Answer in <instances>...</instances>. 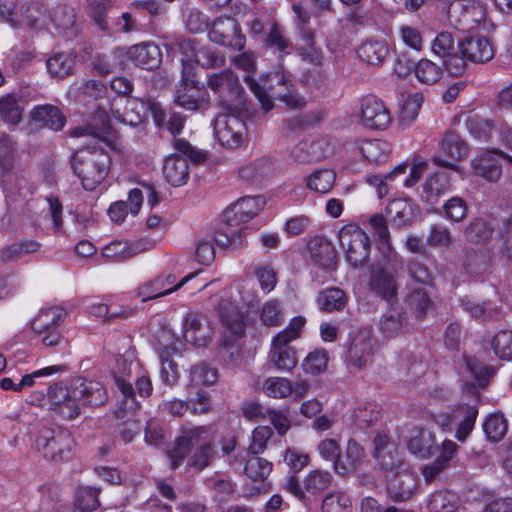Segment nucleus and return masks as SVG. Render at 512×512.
<instances>
[{
	"label": "nucleus",
	"instance_id": "nucleus-1",
	"mask_svg": "<svg viewBox=\"0 0 512 512\" xmlns=\"http://www.w3.org/2000/svg\"><path fill=\"white\" fill-rule=\"evenodd\" d=\"M73 137L91 135L111 150L117 149V143L110 137V131H97L93 126L76 127L70 132ZM74 174L80 179L87 191L95 190L108 176L111 157L101 144L87 146L74 153L71 159Z\"/></svg>",
	"mask_w": 512,
	"mask_h": 512
},
{
	"label": "nucleus",
	"instance_id": "nucleus-2",
	"mask_svg": "<svg viewBox=\"0 0 512 512\" xmlns=\"http://www.w3.org/2000/svg\"><path fill=\"white\" fill-rule=\"evenodd\" d=\"M245 82L260 102L265 112L274 107L273 99L284 101L290 108H301L305 100L294 89L289 76L285 72H274L256 81L250 76L245 77Z\"/></svg>",
	"mask_w": 512,
	"mask_h": 512
},
{
	"label": "nucleus",
	"instance_id": "nucleus-3",
	"mask_svg": "<svg viewBox=\"0 0 512 512\" xmlns=\"http://www.w3.org/2000/svg\"><path fill=\"white\" fill-rule=\"evenodd\" d=\"M173 147L176 153L166 157L163 175L169 184L179 187L186 184L189 178V166L186 158L194 163H200L205 160V154L182 138L174 139Z\"/></svg>",
	"mask_w": 512,
	"mask_h": 512
},
{
	"label": "nucleus",
	"instance_id": "nucleus-4",
	"mask_svg": "<svg viewBox=\"0 0 512 512\" xmlns=\"http://www.w3.org/2000/svg\"><path fill=\"white\" fill-rule=\"evenodd\" d=\"M239 305L240 301L233 298L232 292L227 291L221 296V302L217 307L221 323L225 328L223 348L230 353L231 357L238 352L234 342L243 337L246 330V317Z\"/></svg>",
	"mask_w": 512,
	"mask_h": 512
},
{
	"label": "nucleus",
	"instance_id": "nucleus-5",
	"mask_svg": "<svg viewBox=\"0 0 512 512\" xmlns=\"http://www.w3.org/2000/svg\"><path fill=\"white\" fill-rule=\"evenodd\" d=\"M477 399L462 401L449 407L446 411L434 416L435 423L444 431H452L456 428L455 437L464 442L472 432L478 415L476 407Z\"/></svg>",
	"mask_w": 512,
	"mask_h": 512
},
{
	"label": "nucleus",
	"instance_id": "nucleus-6",
	"mask_svg": "<svg viewBox=\"0 0 512 512\" xmlns=\"http://www.w3.org/2000/svg\"><path fill=\"white\" fill-rule=\"evenodd\" d=\"M206 84L214 93L218 94L224 109L247 110L245 91L232 70L210 74Z\"/></svg>",
	"mask_w": 512,
	"mask_h": 512
},
{
	"label": "nucleus",
	"instance_id": "nucleus-7",
	"mask_svg": "<svg viewBox=\"0 0 512 512\" xmlns=\"http://www.w3.org/2000/svg\"><path fill=\"white\" fill-rule=\"evenodd\" d=\"M338 240L345 259L353 268L367 264L370 258L371 242L367 233L357 224L344 225L338 231Z\"/></svg>",
	"mask_w": 512,
	"mask_h": 512
},
{
	"label": "nucleus",
	"instance_id": "nucleus-8",
	"mask_svg": "<svg viewBox=\"0 0 512 512\" xmlns=\"http://www.w3.org/2000/svg\"><path fill=\"white\" fill-rule=\"evenodd\" d=\"M73 438L68 430L43 427L36 438V447L46 459L53 462L68 459L71 455Z\"/></svg>",
	"mask_w": 512,
	"mask_h": 512
},
{
	"label": "nucleus",
	"instance_id": "nucleus-9",
	"mask_svg": "<svg viewBox=\"0 0 512 512\" xmlns=\"http://www.w3.org/2000/svg\"><path fill=\"white\" fill-rule=\"evenodd\" d=\"M243 111L225 109L220 113L214 122V132L217 140L222 146L234 148L239 146L246 133V125L240 118Z\"/></svg>",
	"mask_w": 512,
	"mask_h": 512
},
{
	"label": "nucleus",
	"instance_id": "nucleus-10",
	"mask_svg": "<svg viewBox=\"0 0 512 512\" xmlns=\"http://www.w3.org/2000/svg\"><path fill=\"white\" fill-rule=\"evenodd\" d=\"M47 400L50 409L67 420H73L80 416L81 408L77 396L73 393V384L66 386L63 383H55L48 388Z\"/></svg>",
	"mask_w": 512,
	"mask_h": 512
},
{
	"label": "nucleus",
	"instance_id": "nucleus-11",
	"mask_svg": "<svg viewBox=\"0 0 512 512\" xmlns=\"http://www.w3.org/2000/svg\"><path fill=\"white\" fill-rule=\"evenodd\" d=\"M448 14L463 31L473 29L486 19V9L478 0H456L450 4Z\"/></svg>",
	"mask_w": 512,
	"mask_h": 512
},
{
	"label": "nucleus",
	"instance_id": "nucleus-12",
	"mask_svg": "<svg viewBox=\"0 0 512 512\" xmlns=\"http://www.w3.org/2000/svg\"><path fill=\"white\" fill-rule=\"evenodd\" d=\"M412 69H414V74L418 81L427 85L437 83L443 75L442 67L429 59L419 60L414 67L412 59L407 58L405 54L398 53L395 72L399 76H406Z\"/></svg>",
	"mask_w": 512,
	"mask_h": 512
},
{
	"label": "nucleus",
	"instance_id": "nucleus-13",
	"mask_svg": "<svg viewBox=\"0 0 512 512\" xmlns=\"http://www.w3.org/2000/svg\"><path fill=\"white\" fill-rule=\"evenodd\" d=\"M138 367L139 364L135 361L133 352L128 351L116 359V365L113 371L115 384L123 394L124 406L128 410L136 409L137 404L135 401L133 386L131 382L126 379V377H129Z\"/></svg>",
	"mask_w": 512,
	"mask_h": 512
},
{
	"label": "nucleus",
	"instance_id": "nucleus-14",
	"mask_svg": "<svg viewBox=\"0 0 512 512\" xmlns=\"http://www.w3.org/2000/svg\"><path fill=\"white\" fill-rule=\"evenodd\" d=\"M211 41L234 50H242L245 46V37L236 19L224 16L217 18L209 30Z\"/></svg>",
	"mask_w": 512,
	"mask_h": 512
},
{
	"label": "nucleus",
	"instance_id": "nucleus-15",
	"mask_svg": "<svg viewBox=\"0 0 512 512\" xmlns=\"http://www.w3.org/2000/svg\"><path fill=\"white\" fill-rule=\"evenodd\" d=\"M264 205L262 196L241 198L223 212L222 221L228 227L237 226L256 216Z\"/></svg>",
	"mask_w": 512,
	"mask_h": 512
},
{
	"label": "nucleus",
	"instance_id": "nucleus-16",
	"mask_svg": "<svg viewBox=\"0 0 512 512\" xmlns=\"http://www.w3.org/2000/svg\"><path fill=\"white\" fill-rule=\"evenodd\" d=\"M360 118L362 123L371 129L384 130L391 122L388 108L374 95H366L361 99Z\"/></svg>",
	"mask_w": 512,
	"mask_h": 512
},
{
	"label": "nucleus",
	"instance_id": "nucleus-17",
	"mask_svg": "<svg viewBox=\"0 0 512 512\" xmlns=\"http://www.w3.org/2000/svg\"><path fill=\"white\" fill-rule=\"evenodd\" d=\"M440 152L448 159L439 155L433 157V162L438 166L457 171V162L467 156L468 147L458 134L446 132L440 143Z\"/></svg>",
	"mask_w": 512,
	"mask_h": 512
},
{
	"label": "nucleus",
	"instance_id": "nucleus-18",
	"mask_svg": "<svg viewBox=\"0 0 512 512\" xmlns=\"http://www.w3.org/2000/svg\"><path fill=\"white\" fill-rule=\"evenodd\" d=\"M72 384L80 406L99 407L108 400L107 390L99 381L78 377L72 380Z\"/></svg>",
	"mask_w": 512,
	"mask_h": 512
},
{
	"label": "nucleus",
	"instance_id": "nucleus-19",
	"mask_svg": "<svg viewBox=\"0 0 512 512\" xmlns=\"http://www.w3.org/2000/svg\"><path fill=\"white\" fill-rule=\"evenodd\" d=\"M458 52L474 64H483L493 59L495 50L485 36H468L458 42Z\"/></svg>",
	"mask_w": 512,
	"mask_h": 512
},
{
	"label": "nucleus",
	"instance_id": "nucleus-20",
	"mask_svg": "<svg viewBox=\"0 0 512 512\" xmlns=\"http://www.w3.org/2000/svg\"><path fill=\"white\" fill-rule=\"evenodd\" d=\"M209 94L200 93L194 80L183 78L176 86L174 94V103L187 110L198 111L209 103Z\"/></svg>",
	"mask_w": 512,
	"mask_h": 512
},
{
	"label": "nucleus",
	"instance_id": "nucleus-21",
	"mask_svg": "<svg viewBox=\"0 0 512 512\" xmlns=\"http://www.w3.org/2000/svg\"><path fill=\"white\" fill-rule=\"evenodd\" d=\"M503 159L512 162V157L507 156L501 151H488L472 160L473 172L476 176L482 177L489 182H497L502 175L501 160Z\"/></svg>",
	"mask_w": 512,
	"mask_h": 512
},
{
	"label": "nucleus",
	"instance_id": "nucleus-22",
	"mask_svg": "<svg viewBox=\"0 0 512 512\" xmlns=\"http://www.w3.org/2000/svg\"><path fill=\"white\" fill-rule=\"evenodd\" d=\"M207 428L204 426L185 427L175 442L172 450L168 452L171 460V468H178L184 461L186 455L194 444H198L204 439Z\"/></svg>",
	"mask_w": 512,
	"mask_h": 512
},
{
	"label": "nucleus",
	"instance_id": "nucleus-23",
	"mask_svg": "<svg viewBox=\"0 0 512 512\" xmlns=\"http://www.w3.org/2000/svg\"><path fill=\"white\" fill-rule=\"evenodd\" d=\"M183 336L189 343L205 346L212 336L207 317L197 312H189L183 319Z\"/></svg>",
	"mask_w": 512,
	"mask_h": 512
},
{
	"label": "nucleus",
	"instance_id": "nucleus-24",
	"mask_svg": "<svg viewBox=\"0 0 512 512\" xmlns=\"http://www.w3.org/2000/svg\"><path fill=\"white\" fill-rule=\"evenodd\" d=\"M366 459L363 446L355 439L350 438L344 451H340L338 461L335 463V472L340 476L350 475L359 470Z\"/></svg>",
	"mask_w": 512,
	"mask_h": 512
},
{
	"label": "nucleus",
	"instance_id": "nucleus-25",
	"mask_svg": "<svg viewBox=\"0 0 512 512\" xmlns=\"http://www.w3.org/2000/svg\"><path fill=\"white\" fill-rule=\"evenodd\" d=\"M348 358L350 365L358 370L367 368L373 360V343L367 331H360L352 340Z\"/></svg>",
	"mask_w": 512,
	"mask_h": 512
},
{
	"label": "nucleus",
	"instance_id": "nucleus-26",
	"mask_svg": "<svg viewBox=\"0 0 512 512\" xmlns=\"http://www.w3.org/2000/svg\"><path fill=\"white\" fill-rule=\"evenodd\" d=\"M153 245L154 242L143 239L131 243L113 241L103 248V255L113 261H124L150 250Z\"/></svg>",
	"mask_w": 512,
	"mask_h": 512
},
{
	"label": "nucleus",
	"instance_id": "nucleus-27",
	"mask_svg": "<svg viewBox=\"0 0 512 512\" xmlns=\"http://www.w3.org/2000/svg\"><path fill=\"white\" fill-rule=\"evenodd\" d=\"M450 188V174L445 171H437L429 174L422 183L420 197L428 204H435Z\"/></svg>",
	"mask_w": 512,
	"mask_h": 512
},
{
	"label": "nucleus",
	"instance_id": "nucleus-28",
	"mask_svg": "<svg viewBox=\"0 0 512 512\" xmlns=\"http://www.w3.org/2000/svg\"><path fill=\"white\" fill-rule=\"evenodd\" d=\"M417 488L415 473L405 470L393 475L388 482L387 490L394 501H406L411 498Z\"/></svg>",
	"mask_w": 512,
	"mask_h": 512
},
{
	"label": "nucleus",
	"instance_id": "nucleus-29",
	"mask_svg": "<svg viewBox=\"0 0 512 512\" xmlns=\"http://www.w3.org/2000/svg\"><path fill=\"white\" fill-rule=\"evenodd\" d=\"M147 110L152 115L156 126L165 127L172 136L180 134L186 124L187 117L180 112L170 113L167 119L164 109L158 102L148 101Z\"/></svg>",
	"mask_w": 512,
	"mask_h": 512
},
{
	"label": "nucleus",
	"instance_id": "nucleus-30",
	"mask_svg": "<svg viewBox=\"0 0 512 512\" xmlns=\"http://www.w3.org/2000/svg\"><path fill=\"white\" fill-rule=\"evenodd\" d=\"M128 56L133 63L146 70H153L161 63L160 48L154 43H141L132 46Z\"/></svg>",
	"mask_w": 512,
	"mask_h": 512
},
{
	"label": "nucleus",
	"instance_id": "nucleus-31",
	"mask_svg": "<svg viewBox=\"0 0 512 512\" xmlns=\"http://www.w3.org/2000/svg\"><path fill=\"white\" fill-rule=\"evenodd\" d=\"M407 448L419 458H430L436 448L435 434L427 429L414 428L407 441Z\"/></svg>",
	"mask_w": 512,
	"mask_h": 512
},
{
	"label": "nucleus",
	"instance_id": "nucleus-32",
	"mask_svg": "<svg viewBox=\"0 0 512 512\" xmlns=\"http://www.w3.org/2000/svg\"><path fill=\"white\" fill-rule=\"evenodd\" d=\"M357 52L366 64L380 67L389 54V47L385 40L367 39L358 47Z\"/></svg>",
	"mask_w": 512,
	"mask_h": 512
},
{
	"label": "nucleus",
	"instance_id": "nucleus-33",
	"mask_svg": "<svg viewBox=\"0 0 512 512\" xmlns=\"http://www.w3.org/2000/svg\"><path fill=\"white\" fill-rule=\"evenodd\" d=\"M31 118L39 127L59 131L65 125V117L60 109L53 105H40L31 112Z\"/></svg>",
	"mask_w": 512,
	"mask_h": 512
},
{
	"label": "nucleus",
	"instance_id": "nucleus-34",
	"mask_svg": "<svg viewBox=\"0 0 512 512\" xmlns=\"http://www.w3.org/2000/svg\"><path fill=\"white\" fill-rule=\"evenodd\" d=\"M76 17V10L73 7L63 5L54 8L51 21L59 33L71 38L76 36L79 31Z\"/></svg>",
	"mask_w": 512,
	"mask_h": 512
},
{
	"label": "nucleus",
	"instance_id": "nucleus-35",
	"mask_svg": "<svg viewBox=\"0 0 512 512\" xmlns=\"http://www.w3.org/2000/svg\"><path fill=\"white\" fill-rule=\"evenodd\" d=\"M329 145L324 139L301 142L292 151L294 159L301 163L319 161L326 157Z\"/></svg>",
	"mask_w": 512,
	"mask_h": 512
},
{
	"label": "nucleus",
	"instance_id": "nucleus-36",
	"mask_svg": "<svg viewBox=\"0 0 512 512\" xmlns=\"http://www.w3.org/2000/svg\"><path fill=\"white\" fill-rule=\"evenodd\" d=\"M408 328L405 313L397 310L385 312L379 320V331L386 339L396 338Z\"/></svg>",
	"mask_w": 512,
	"mask_h": 512
},
{
	"label": "nucleus",
	"instance_id": "nucleus-37",
	"mask_svg": "<svg viewBox=\"0 0 512 512\" xmlns=\"http://www.w3.org/2000/svg\"><path fill=\"white\" fill-rule=\"evenodd\" d=\"M369 285L377 295L387 300L395 297L397 294L394 274L383 268L373 270Z\"/></svg>",
	"mask_w": 512,
	"mask_h": 512
},
{
	"label": "nucleus",
	"instance_id": "nucleus-38",
	"mask_svg": "<svg viewBox=\"0 0 512 512\" xmlns=\"http://www.w3.org/2000/svg\"><path fill=\"white\" fill-rule=\"evenodd\" d=\"M194 277V274L191 273L184 278H182L175 286L170 288H164L163 282L158 278H154L151 281H148L141 285L137 290V296L142 298L143 302L148 300L156 299L165 295H169L174 291H177L182 286H184L191 278Z\"/></svg>",
	"mask_w": 512,
	"mask_h": 512
},
{
	"label": "nucleus",
	"instance_id": "nucleus-39",
	"mask_svg": "<svg viewBox=\"0 0 512 512\" xmlns=\"http://www.w3.org/2000/svg\"><path fill=\"white\" fill-rule=\"evenodd\" d=\"M65 310L61 307H49L40 311L32 321V329L39 335L56 330L65 318Z\"/></svg>",
	"mask_w": 512,
	"mask_h": 512
},
{
	"label": "nucleus",
	"instance_id": "nucleus-40",
	"mask_svg": "<svg viewBox=\"0 0 512 512\" xmlns=\"http://www.w3.org/2000/svg\"><path fill=\"white\" fill-rule=\"evenodd\" d=\"M112 0H87L84 10L93 24L102 32L108 31L107 14L112 7Z\"/></svg>",
	"mask_w": 512,
	"mask_h": 512
},
{
	"label": "nucleus",
	"instance_id": "nucleus-41",
	"mask_svg": "<svg viewBox=\"0 0 512 512\" xmlns=\"http://www.w3.org/2000/svg\"><path fill=\"white\" fill-rule=\"evenodd\" d=\"M336 173L331 169H316L309 174L305 183L307 188L314 192L326 194L332 190L335 185Z\"/></svg>",
	"mask_w": 512,
	"mask_h": 512
},
{
	"label": "nucleus",
	"instance_id": "nucleus-42",
	"mask_svg": "<svg viewBox=\"0 0 512 512\" xmlns=\"http://www.w3.org/2000/svg\"><path fill=\"white\" fill-rule=\"evenodd\" d=\"M360 152L367 161L380 163L388 159L391 145L380 139L365 140L360 145Z\"/></svg>",
	"mask_w": 512,
	"mask_h": 512
},
{
	"label": "nucleus",
	"instance_id": "nucleus-43",
	"mask_svg": "<svg viewBox=\"0 0 512 512\" xmlns=\"http://www.w3.org/2000/svg\"><path fill=\"white\" fill-rule=\"evenodd\" d=\"M317 302L322 311H341L347 303V297L339 288H328L320 292Z\"/></svg>",
	"mask_w": 512,
	"mask_h": 512
},
{
	"label": "nucleus",
	"instance_id": "nucleus-44",
	"mask_svg": "<svg viewBox=\"0 0 512 512\" xmlns=\"http://www.w3.org/2000/svg\"><path fill=\"white\" fill-rule=\"evenodd\" d=\"M333 476L327 470L310 471L303 480L304 490L309 495H317L326 490L332 483Z\"/></svg>",
	"mask_w": 512,
	"mask_h": 512
},
{
	"label": "nucleus",
	"instance_id": "nucleus-45",
	"mask_svg": "<svg viewBox=\"0 0 512 512\" xmlns=\"http://www.w3.org/2000/svg\"><path fill=\"white\" fill-rule=\"evenodd\" d=\"M458 505L459 499L455 493L439 490L430 496L428 509L430 512H455Z\"/></svg>",
	"mask_w": 512,
	"mask_h": 512
},
{
	"label": "nucleus",
	"instance_id": "nucleus-46",
	"mask_svg": "<svg viewBox=\"0 0 512 512\" xmlns=\"http://www.w3.org/2000/svg\"><path fill=\"white\" fill-rule=\"evenodd\" d=\"M124 111L112 108V114L115 119L123 124L136 126L142 122V114L139 108H147V103L138 102L137 100L126 99Z\"/></svg>",
	"mask_w": 512,
	"mask_h": 512
},
{
	"label": "nucleus",
	"instance_id": "nucleus-47",
	"mask_svg": "<svg viewBox=\"0 0 512 512\" xmlns=\"http://www.w3.org/2000/svg\"><path fill=\"white\" fill-rule=\"evenodd\" d=\"M268 358L281 371L291 372L298 363L296 351L293 348H271Z\"/></svg>",
	"mask_w": 512,
	"mask_h": 512
},
{
	"label": "nucleus",
	"instance_id": "nucleus-48",
	"mask_svg": "<svg viewBox=\"0 0 512 512\" xmlns=\"http://www.w3.org/2000/svg\"><path fill=\"white\" fill-rule=\"evenodd\" d=\"M406 304L410 312L413 313L416 318L421 319L432 307L433 302L424 289L418 288L409 293Z\"/></svg>",
	"mask_w": 512,
	"mask_h": 512
},
{
	"label": "nucleus",
	"instance_id": "nucleus-49",
	"mask_svg": "<svg viewBox=\"0 0 512 512\" xmlns=\"http://www.w3.org/2000/svg\"><path fill=\"white\" fill-rule=\"evenodd\" d=\"M387 214L393 224L403 226L412 220L413 209L406 200L395 199L388 205Z\"/></svg>",
	"mask_w": 512,
	"mask_h": 512
},
{
	"label": "nucleus",
	"instance_id": "nucleus-50",
	"mask_svg": "<svg viewBox=\"0 0 512 512\" xmlns=\"http://www.w3.org/2000/svg\"><path fill=\"white\" fill-rule=\"evenodd\" d=\"M408 165L406 163H401L397 165L392 171L387 173L385 177H381L379 175H370L367 177V183L373 187H375L378 197L381 199L388 194V181H393L397 177L402 176L406 173Z\"/></svg>",
	"mask_w": 512,
	"mask_h": 512
},
{
	"label": "nucleus",
	"instance_id": "nucleus-51",
	"mask_svg": "<svg viewBox=\"0 0 512 512\" xmlns=\"http://www.w3.org/2000/svg\"><path fill=\"white\" fill-rule=\"evenodd\" d=\"M46 65L51 75L63 78L72 72L75 57L71 54L57 53L47 60Z\"/></svg>",
	"mask_w": 512,
	"mask_h": 512
},
{
	"label": "nucleus",
	"instance_id": "nucleus-52",
	"mask_svg": "<svg viewBox=\"0 0 512 512\" xmlns=\"http://www.w3.org/2000/svg\"><path fill=\"white\" fill-rule=\"evenodd\" d=\"M292 382L284 377H269L262 385L264 394L271 398L284 399L291 395Z\"/></svg>",
	"mask_w": 512,
	"mask_h": 512
},
{
	"label": "nucleus",
	"instance_id": "nucleus-53",
	"mask_svg": "<svg viewBox=\"0 0 512 512\" xmlns=\"http://www.w3.org/2000/svg\"><path fill=\"white\" fill-rule=\"evenodd\" d=\"M156 351L159 357L173 356L179 350V340L174 333L167 328H162L156 335Z\"/></svg>",
	"mask_w": 512,
	"mask_h": 512
},
{
	"label": "nucleus",
	"instance_id": "nucleus-54",
	"mask_svg": "<svg viewBox=\"0 0 512 512\" xmlns=\"http://www.w3.org/2000/svg\"><path fill=\"white\" fill-rule=\"evenodd\" d=\"M244 471L251 480L264 481L272 471V463L254 455L247 460Z\"/></svg>",
	"mask_w": 512,
	"mask_h": 512
},
{
	"label": "nucleus",
	"instance_id": "nucleus-55",
	"mask_svg": "<svg viewBox=\"0 0 512 512\" xmlns=\"http://www.w3.org/2000/svg\"><path fill=\"white\" fill-rule=\"evenodd\" d=\"M197 445V449L189 460V465L197 470H203L210 464V461L214 457V450L208 440V432L204 435V439Z\"/></svg>",
	"mask_w": 512,
	"mask_h": 512
},
{
	"label": "nucleus",
	"instance_id": "nucleus-56",
	"mask_svg": "<svg viewBox=\"0 0 512 512\" xmlns=\"http://www.w3.org/2000/svg\"><path fill=\"white\" fill-rule=\"evenodd\" d=\"M507 428V421L501 413L491 414L483 424L485 434L494 442L504 438Z\"/></svg>",
	"mask_w": 512,
	"mask_h": 512
},
{
	"label": "nucleus",
	"instance_id": "nucleus-57",
	"mask_svg": "<svg viewBox=\"0 0 512 512\" xmlns=\"http://www.w3.org/2000/svg\"><path fill=\"white\" fill-rule=\"evenodd\" d=\"M462 305L471 317L482 321L493 319L499 313L498 307L491 302L476 303L466 300Z\"/></svg>",
	"mask_w": 512,
	"mask_h": 512
},
{
	"label": "nucleus",
	"instance_id": "nucleus-58",
	"mask_svg": "<svg viewBox=\"0 0 512 512\" xmlns=\"http://www.w3.org/2000/svg\"><path fill=\"white\" fill-rule=\"evenodd\" d=\"M39 246L35 241L13 243L2 249L1 259L5 262L16 261L26 254L38 251Z\"/></svg>",
	"mask_w": 512,
	"mask_h": 512
},
{
	"label": "nucleus",
	"instance_id": "nucleus-59",
	"mask_svg": "<svg viewBox=\"0 0 512 512\" xmlns=\"http://www.w3.org/2000/svg\"><path fill=\"white\" fill-rule=\"evenodd\" d=\"M469 132L479 139H487L491 137L496 126L493 120L478 115L470 116L466 121Z\"/></svg>",
	"mask_w": 512,
	"mask_h": 512
},
{
	"label": "nucleus",
	"instance_id": "nucleus-60",
	"mask_svg": "<svg viewBox=\"0 0 512 512\" xmlns=\"http://www.w3.org/2000/svg\"><path fill=\"white\" fill-rule=\"evenodd\" d=\"M99 490L92 487H79L76 493V506L81 512H92L100 503L98 500Z\"/></svg>",
	"mask_w": 512,
	"mask_h": 512
},
{
	"label": "nucleus",
	"instance_id": "nucleus-61",
	"mask_svg": "<svg viewBox=\"0 0 512 512\" xmlns=\"http://www.w3.org/2000/svg\"><path fill=\"white\" fill-rule=\"evenodd\" d=\"M22 109L13 95H5L0 98V116L11 124H17L21 120Z\"/></svg>",
	"mask_w": 512,
	"mask_h": 512
},
{
	"label": "nucleus",
	"instance_id": "nucleus-62",
	"mask_svg": "<svg viewBox=\"0 0 512 512\" xmlns=\"http://www.w3.org/2000/svg\"><path fill=\"white\" fill-rule=\"evenodd\" d=\"M494 353L501 359H512V331L502 330L497 332L491 341Z\"/></svg>",
	"mask_w": 512,
	"mask_h": 512
},
{
	"label": "nucleus",
	"instance_id": "nucleus-63",
	"mask_svg": "<svg viewBox=\"0 0 512 512\" xmlns=\"http://www.w3.org/2000/svg\"><path fill=\"white\" fill-rule=\"evenodd\" d=\"M328 354L325 350H314L310 352L302 363L306 373L318 375L327 368Z\"/></svg>",
	"mask_w": 512,
	"mask_h": 512
},
{
	"label": "nucleus",
	"instance_id": "nucleus-64",
	"mask_svg": "<svg viewBox=\"0 0 512 512\" xmlns=\"http://www.w3.org/2000/svg\"><path fill=\"white\" fill-rule=\"evenodd\" d=\"M351 500L344 493H332L325 497L322 512H350Z\"/></svg>",
	"mask_w": 512,
	"mask_h": 512
}]
</instances>
